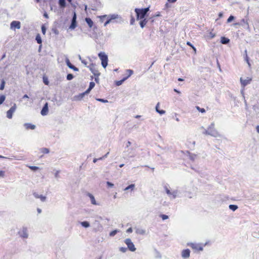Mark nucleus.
<instances>
[{
	"label": "nucleus",
	"mask_w": 259,
	"mask_h": 259,
	"mask_svg": "<svg viewBox=\"0 0 259 259\" xmlns=\"http://www.w3.org/2000/svg\"><path fill=\"white\" fill-rule=\"evenodd\" d=\"M163 188L168 196L169 198L171 200L176 199L179 196V191L178 190H171L168 184H165L163 186Z\"/></svg>",
	"instance_id": "1"
},
{
	"label": "nucleus",
	"mask_w": 259,
	"mask_h": 259,
	"mask_svg": "<svg viewBox=\"0 0 259 259\" xmlns=\"http://www.w3.org/2000/svg\"><path fill=\"white\" fill-rule=\"evenodd\" d=\"M203 134L210 135L215 138L220 137L219 133L214 128V123H211L207 130H204Z\"/></svg>",
	"instance_id": "2"
},
{
	"label": "nucleus",
	"mask_w": 259,
	"mask_h": 259,
	"mask_svg": "<svg viewBox=\"0 0 259 259\" xmlns=\"http://www.w3.org/2000/svg\"><path fill=\"white\" fill-rule=\"evenodd\" d=\"M149 7L144 9H135V11L137 15V19H143L145 17V15H146L147 13L149 11Z\"/></svg>",
	"instance_id": "3"
},
{
	"label": "nucleus",
	"mask_w": 259,
	"mask_h": 259,
	"mask_svg": "<svg viewBox=\"0 0 259 259\" xmlns=\"http://www.w3.org/2000/svg\"><path fill=\"white\" fill-rule=\"evenodd\" d=\"M207 245V243L205 244L189 243L188 245L190 246L195 251H201L203 250V247Z\"/></svg>",
	"instance_id": "4"
},
{
	"label": "nucleus",
	"mask_w": 259,
	"mask_h": 259,
	"mask_svg": "<svg viewBox=\"0 0 259 259\" xmlns=\"http://www.w3.org/2000/svg\"><path fill=\"white\" fill-rule=\"evenodd\" d=\"M98 56L101 60L102 66L105 68L108 65V56L104 52H100Z\"/></svg>",
	"instance_id": "5"
},
{
	"label": "nucleus",
	"mask_w": 259,
	"mask_h": 259,
	"mask_svg": "<svg viewBox=\"0 0 259 259\" xmlns=\"http://www.w3.org/2000/svg\"><path fill=\"white\" fill-rule=\"evenodd\" d=\"M100 18L101 20H102V19H103L104 18H107V19L110 20L111 22H113V20H114L116 19L119 20V22H121L122 21L121 17L118 14H112V15H103V16H100Z\"/></svg>",
	"instance_id": "6"
},
{
	"label": "nucleus",
	"mask_w": 259,
	"mask_h": 259,
	"mask_svg": "<svg viewBox=\"0 0 259 259\" xmlns=\"http://www.w3.org/2000/svg\"><path fill=\"white\" fill-rule=\"evenodd\" d=\"M93 230L95 232H101L103 230V226L100 223V221L97 220H95V221L92 223Z\"/></svg>",
	"instance_id": "7"
},
{
	"label": "nucleus",
	"mask_w": 259,
	"mask_h": 259,
	"mask_svg": "<svg viewBox=\"0 0 259 259\" xmlns=\"http://www.w3.org/2000/svg\"><path fill=\"white\" fill-rule=\"evenodd\" d=\"M124 243L127 246V247L130 251H135L136 250V248L135 247V245L131 239H126L124 240Z\"/></svg>",
	"instance_id": "8"
},
{
	"label": "nucleus",
	"mask_w": 259,
	"mask_h": 259,
	"mask_svg": "<svg viewBox=\"0 0 259 259\" xmlns=\"http://www.w3.org/2000/svg\"><path fill=\"white\" fill-rule=\"evenodd\" d=\"M19 236L23 238L28 237V231L26 227H23L18 232Z\"/></svg>",
	"instance_id": "9"
},
{
	"label": "nucleus",
	"mask_w": 259,
	"mask_h": 259,
	"mask_svg": "<svg viewBox=\"0 0 259 259\" xmlns=\"http://www.w3.org/2000/svg\"><path fill=\"white\" fill-rule=\"evenodd\" d=\"M181 153H183L186 157H188L192 161H194L197 157V155L196 154L191 153L188 151H182Z\"/></svg>",
	"instance_id": "10"
},
{
	"label": "nucleus",
	"mask_w": 259,
	"mask_h": 259,
	"mask_svg": "<svg viewBox=\"0 0 259 259\" xmlns=\"http://www.w3.org/2000/svg\"><path fill=\"white\" fill-rule=\"evenodd\" d=\"M16 109V105L14 104V105L7 112V117L9 119H11L13 117V113L15 112Z\"/></svg>",
	"instance_id": "11"
},
{
	"label": "nucleus",
	"mask_w": 259,
	"mask_h": 259,
	"mask_svg": "<svg viewBox=\"0 0 259 259\" xmlns=\"http://www.w3.org/2000/svg\"><path fill=\"white\" fill-rule=\"evenodd\" d=\"M88 67L90 69L91 72L94 74V75L98 77L100 75V73L98 70L96 68L95 65L94 64H91Z\"/></svg>",
	"instance_id": "12"
},
{
	"label": "nucleus",
	"mask_w": 259,
	"mask_h": 259,
	"mask_svg": "<svg viewBox=\"0 0 259 259\" xmlns=\"http://www.w3.org/2000/svg\"><path fill=\"white\" fill-rule=\"evenodd\" d=\"M21 27V23L18 21H13L10 24V28L15 30L16 28L20 29Z\"/></svg>",
	"instance_id": "13"
},
{
	"label": "nucleus",
	"mask_w": 259,
	"mask_h": 259,
	"mask_svg": "<svg viewBox=\"0 0 259 259\" xmlns=\"http://www.w3.org/2000/svg\"><path fill=\"white\" fill-rule=\"evenodd\" d=\"M76 27V15L74 12L71 21V24L69 27L71 29H74Z\"/></svg>",
	"instance_id": "14"
},
{
	"label": "nucleus",
	"mask_w": 259,
	"mask_h": 259,
	"mask_svg": "<svg viewBox=\"0 0 259 259\" xmlns=\"http://www.w3.org/2000/svg\"><path fill=\"white\" fill-rule=\"evenodd\" d=\"M33 195L35 198L40 199L41 202L46 201L47 199L46 196H43L42 195L39 194L36 192L33 193Z\"/></svg>",
	"instance_id": "15"
},
{
	"label": "nucleus",
	"mask_w": 259,
	"mask_h": 259,
	"mask_svg": "<svg viewBox=\"0 0 259 259\" xmlns=\"http://www.w3.org/2000/svg\"><path fill=\"white\" fill-rule=\"evenodd\" d=\"M190 251L188 249H184L182 251V256L184 258H187L190 256Z\"/></svg>",
	"instance_id": "16"
},
{
	"label": "nucleus",
	"mask_w": 259,
	"mask_h": 259,
	"mask_svg": "<svg viewBox=\"0 0 259 259\" xmlns=\"http://www.w3.org/2000/svg\"><path fill=\"white\" fill-rule=\"evenodd\" d=\"M48 113V104L46 103L44 106L41 111V114L43 116L47 115Z\"/></svg>",
	"instance_id": "17"
},
{
	"label": "nucleus",
	"mask_w": 259,
	"mask_h": 259,
	"mask_svg": "<svg viewBox=\"0 0 259 259\" xmlns=\"http://www.w3.org/2000/svg\"><path fill=\"white\" fill-rule=\"evenodd\" d=\"M66 63L68 67L70 69H72L75 71H78V69L77 67L73 66V65H72L71 63L70 62L69 60L67 58L66 59Z\"/></svg>",
	"instance_id": "18"
},
{
	"label": "nucleus",
	"mask_w": 259,
	"mask_h": 259,
	"mask_svg": "<svg viewBox=\"0 0 259 259\" xmlns=\"http://www.w3.org/2000/svg\"><path fill=\"white\" fill-rule=\"evenodd\" d=\"M24 126L27 130L31 129L34 130L35 128V125L31 123H26L24 124Z\"/></svg>",
	"instance_id": "19"
},
{
	"label": "nucleus",
	"mask_w": 259,
	"mask_h": 259,
	"mask_svg": "<svg viewBox=\"0 0 259 259\" xmlns=\"http://www.w3.org/2000/svg\"><path fill=\"white\" fill-rule=\"evenodd\" d=\"M135 149L133 148H132L130 149H128L127 152H128V155L130 157H134L135 156V154L134 152Z\"/></svg>",
	"instance_id": "20"
},
{
	"label": "nucleus",
	"mask_w": 259,
	"mask_h": 259,
	"mask_svg": "<svg viewBox=\"0 0 259 259\" xmlns=\"http://www.w3.org/2000/svg\"><path fill=\"white\" fill-rule=\"evenodd\" d=\"M88 196L89 197H90V199H91V203L94 204V205H99L97 202H96V201L95 199V197L94 196L90 194V193H89L88 194Z\"/></svg>",
	"instance_id": "21"
},
{
	"label": "nucleus",
	"mask_w": 259,
	"mask_h": 259,
	"mask_svg": "<svg viewBox=\"0 0 259 259\" xmlns=\"http://www.w3.org/2000/svg\"><path fill=\"white\" fill-rule=\"evenodd\" d=\"M85 22L88 24L90 28H92L93 26L94 23L92 19L90 18H86L85 19Z\"/></svg>",
	"instance_id": "22"
},
{
	"label": "nucleus",
	"mask_w": 259,
	"mask_h": 259,
	"mask_svg": "<svg viewBox=\"0 0 259 259\" xmlns=\"http://www.w3.org/2000/svg\"><path fill=\"white\" fill-rule=\"evenodd\" d=\"M136 233L138 234L143 235L146 234V231L142 229L137 228L136 230Z\"/></svg>",
	"instance_id": "23"
},
{
	"label": "nucleus",
	"mask_w": 259,
	"mask_h": 259,
	"mask_svg": "<svg viewBox=\"0 0 259 259\" xmlns=\"http://www.w3.org/2000/svg\"><path fill=\"white\" fill-rule=\"evenodd\" d=\"M159 106V103H158L157 104V105L156 106V108H155L156 112H157L160 115L164 114L165 113V111L163 110H159V109H158Z\"/></svg>",
	"instance_id": "24"
},
{
	"label": "nucleus",
	"mask_w": 259,
	"mask_h": 259,
	"mask_svg": "<svg viewBox=\"0 0 259 259\" xmlns=\"http://www.w3.org/2000/svg\"><path fill=\"white\" fill-rule=\"evenodd\" d=\"M80 224L83 227L85 228H89L90 226L89 222L87 221L81 222H80Z\"/></svg>",
	"instance_id": "25"
},
{
	"label": "nucleus",
	"mask_w": 259,
	"mask_h": 259,
	"mask_svg": "<svg viewBox=\"0 0 259 259\" xmlns=\"http://www.w3.org/2000/svg\"><path fill=\"white\" fill-rule=\"evenodd\" d=\"M229 39L225 37H222L221 42L223 44H227L229 42Z\"/></svg>",
	"instance_id": "26"
},
{
	"label": "nucleus",
	"mask_w": 259,
	"mask_h": 259,
	"mask_svg": "<svg viewBox=\"0 0 259 259\" xmlns=\"http://www.w3.org/2000/svg\"><path fill=\"white\" fill-rule=\"evenodd\" d=\"M229 208L232 211H235L238 208V207L236 205L230 204L229 206Z\"/></svg>",
	"instance_id": "27"
},
{
	"label": "nucleus",
	"mask_w": 259,
	"mask_h": 259,
	"mask_svg": "<svg viewBox=\"0 0 259 259\" xmlns=\"http://www.w3.org/2000/svg\"><path fill=\"white\" fill-rule=\"evenodd\" d=\"M128 77V76L125 77L123 78L122 79H121V80L116 81V85L119 86V85H121L122 83L123 82V81H125Z\"/></svg>",
	"instance_id": "28"
},
{
	"label": "nucleus",
	"mask_w": 259,
	"mask_h": 259,
	"mask_svg": "<svg viewBox=\"0 0 259 259\" xmlns=\"http://www.w3.org/2000/svg\"><path fill=\"white\" fill-rule=\"evenodd\" d=\"M135 187V184H131L129 186H128L127 187H126L125 189H124V191H126V190H131V191H133Z\"/></svg>",
	"instance_id": "29"
},
{
	"label": "nucleus",
	"mask_w": 259,
	"mask_h": 259,
	"mask_svg": "<svg viewBox=\"0 0 259 259\" xmlns=\"http://www.w3.org/2000/svg\"><path fill=\"white\" fill-rule=\"evenodd\" d=\"M147 23V20L146 19H145L141 21V22H140V25L142 28H143L146 25Z\"/></svg>",
	"instance_id": "30"
},
{
	"label": "nucleus",
	"mask_w": 259,
	"mask_h": 259,
	"mask_svg": "<svg viewBox=\"0 0 259 259\" xmlns=\"http://www.w3.org/2000/svg\"><path fill=\"white\" fill-rule=\"evenodd\" d=\"M59 3L62 8H64L66 6L65 0H59Z\"/></svg>",
	"instance_id": "31"
},
{
	"label": "nucleus",
	"mask_w": 259,
	"mask_h": 259,
	"mask_svg": "<svg viewBox=\"0 0 259 259\" xmlns=\"http://www.w3.org/2000/svg\"><path fill=\"white\" fill-rule=\"evenodd\" d=\"M119 231L118 230H113L112 231H111L110 234H109V236L110 237H113L118 232H119Z\"/></svg>",
	"instance_id": "32"
},
{
	"label": "nucleus",
	"mask_w": 259,
	"mask_h": 259,
	"mask_svg": "<svg viewBox=\"0 0 259 259\" xmlns=\"http://www.w3.org/2000/svg\"><path fill=\"white\" fill-rule=\"evenodd\" d=\"M40 151L41 152H42V153H44V154H47V153H49V149L48 148H42L41 149H40Z\"/></svg>",
	"instance_id": "33"
},
{
	"label": "nucleus",
	"mask_w": 259,
	"mask_h": 259,
	"mask_svg": "<svg viewBox=\"0 0 259 259\" xmlns=\"http://www.w3.org/2000/svg\"><path fill=\"white\" fill-rule=\"evenodd\" d=\"M35 39L37 41V42L38 44H41V37L40 36V35L39 34H38L36 36V38H35Z\"/></svg>",
	"instance_id": "34"
},
{
	"label": "nucleus",
	"mask_w": 259,
	"mask_h": 259,
	"mask_svg": "<svg viewBox=\"0 0 259 259\" xmlns=\"http://www.w3.org/2000/svg\"><path fill=\"white\" fill-rule=\"evenodd\" d=\"M5 81L4 80V79H2L1 80V85H0V90H3L5 88Z\"/></svg>",
	"instance_id": "35"
},
{
	"label": "nucleus",
	"mask_w": 259,
	"mask_h": 259,
	"mask_svg": "<svg viewBox=\"0 0 259 259\" xmlns=\"http://www.w3.org/2000/svg\"><path fill=\"white\" fill-rule=\"evenodd\" d=\"M196 108L197 109V110L198 111H199V112L202 113H204L205 112V109L204 108H201L199 106H196Z\"/></svg>",
	"instance_id": "36"
},
{
	"label": "nucleus",
	"mask_w": 259,
	"mask_h": 259,
	"mask_svg": "<svg viewBox=\"0 0 259 259\" xmlns=\"http://www.w3.org/2000/svg\"><path fill=\"white\" fill-rule=\"evenodd\" d=\"M5 99H6V97L4 95H0V105H1L3 103Z\"/></svg>",
	"instance_id": "37"
},
{
	"label": "nucleus",
	"mask_w": 259,
	"mask_h": 259,
	"mask_svg": "<svg viewBox=\"0 0 259 259\" xmlns=\"http://www.w3.org/2000/svg\"><path fill=\"white\" fill-rule=\"evenodd\" d=\"M155 253H156L155 257L156 258H161V255L159 251L156 250Z\"/></svg>",
	"instance_id": "38"
},
{
	"label": "nucleus",
	"mask_w": 259,
	"mask_h": 259,
	"mask_svg": "<svg viewBox=\"0 0 259 259\" xmlns=\"http://www.w3.org/2000/svg\"><path fill=\"white\" fill-rule=\"evenodd\" d=\"M60 172V170H56L55 172V177L56 178H59V174Z\"/></svg>",
	"instance_id": "39"
},
{
	"label": "nucleus",
	"mask_w": 259,
	"mask_h": 259,
	"mask_svg": "<svg viewBox=\"0 0 259 259\" xmlns=\"http://www.w3.org/2000/svg\"><path fill=\"white\" fill-rule=\"evenodd\" d=\"M73 78V75L72 74H68L67 75V79L68 80H70Z\"/></svg>",
	"instance_id": "40"
},
{
	"label": "nucleus",
	"mask_w": 259,
	"mask_h": 259,
	"mask_svg": "<svg viewBox=\"0 0 259 259\" xmlns=\"http://www.w3.org/2000/svg\"><path fill=\"white\" fill-rule=\"evenodd\" d=\"M187 45H188V46H190L194 50L195 52H196V48L191 44V43L190 42L187 41Z\"/></svg>",
	"instance_id": "41"
},
{
	"label": "nucleus",
	"mask_w": 259,
	"mask_h": 259,
	"mask_svg": "<svg viewBox=\"0 0 259 259\" xmlns=\"http://www.w3.org/2000/svg\"><path fill=\"white\" fill-rule=\"evenodd\" d=\"M96 100L97 101H100V102H101L104 103L108 102V100H105V99H99V98H98V99H97Z\"/></svg>",
	"instance_id": "42"
},
{
	"label": "nucleus",
	"mask_w": 259,
	"mask_h": 259,
	"mask_svg": "<svg viewBox=\"0 0 259 259\" xmlns=\"http://www.w3.org/2000/svg\"><path fill=\"white\" fill-rule=\"evenodd\" d=\"M234 19V17L233 16H230L229 18L227 20V22L230 23L232 21H233Z\"/></svg>",
	"instance_id": "43"
},
{
	"label": "nucleus",
	"mask_w": 259,
	"mask_h": 259,
	"mask_svg": "<svg viewBox=\"0 0 259 259\" xmlns=\"http://www.w3.org/2000/svg\"><path fill=\"white\" fill-rule=\"evenodd\" d=\"M119 250L122 252H125L127 250V248L123 247H121L119 248Z\"/></svg>",
	"instance_id": "44"
},
{
	"label": "nucleus",
	"mask_w": 259,
	"mask_h": 259,
	"mask_svg": "<svg viewBox=\"0 0 259 259\" xmlns=\"http://www.w3.org/2000/svg\"><path fill=\"white\" fill-rule=\"evenodd\" d=\"M29 168L32 170H36L38 169V167L35 166H29Z\"/></svg>",
	"instance_id": "45"
},
{
	"label": "nucleus",
	"mask_w": 259,
	"mask_h": 259,
	"mask_svg": "<svg viewBox=\"0 0 259 259\" xmlns=\"http://www.w3.org/2000/svg\"><path fill=\"white\" fill-rule=\"evenodd\" d=\"M160 217L161 218V219H162L163 220H166V219H167L168 218V215H165V214H161V215H160Z\"/></svg>",
	"instance_id": "46"
},
{
	"label": "nucleus",
	"mask_w": 259,
	"mask_h": 259,
	"mask_svg": "<svg viewBox=\"0 0 259 259\" xmlns=\"http://www.w3.org/2000/svg\"><path fill=\"white\" fill-rule=\"evenodd\" d=\"M251 80V79L244 80V82H243L244 86H245L247 84L249 83Z\"/></svg>",
	"instance_id": "47"
},
{
	"label": "nucleus",
	"mask_w": 259,
	"mask_h": 259,
	"mask_svg": "<svg viewBox=\"0 0 259 259\" xmlns=\"http://www.w3.org/2000/svg\"><path fill=\"white\" fill-rule=\"evenodd\" d=\"M95 85V83L94 82H91L90 83L89 88H90V89H92L93 88H94Z\"/></svg>",
	"instance_id": "48"
},
{
	"label": "nucleus",
	"mask_w": 259,
	"mask_h": 259,
	"mask_svg": "<svg viewBox=\"0 0 259 259\" xmlns=\"http://www.w3.org/2000/svg\"><path fill=\"white\" fill-rule=\"evenodd\" d=\"M41 31L44 34L46 33V28L44 25L41 26Z\"/></svg>",
	"instance_id": "49"
},
{
	"label": "nucleus",
	"mask_w": 259,
	"mask_h": 259,
	"mask_svg": "<svg viewBox=\"0 0 259 259\" xmlns=\"http://www.w3.org/2000/svg\"><path fill=\"white\" fill-rule=\"evenodd\" d=\"M5 171L3 170H0V177L4 178L5 177Z\"/></svg>",
	"instance_id": "50"
},
{
	"label": "nucleus",
	"mask_w": 259,
	"mask_h": 259,
	"mask_svg": "<svg viewBox=\"0 0 259 259\" xmlns=\"http://www.w3.org/2000/svg\"><path fill=\"white\" fill-rule=\"evenodd\" d=\"M107 185L109 187H113L114 186V184L110 182H107Z\"/></svg>",
	"instance_id": "51"
},
{
	"label": "nucleus",
	"mask_w": 259,
	"mask_h": 259,
	"mask_svg": "<svg viewBox=\"0 0 259 259\" xmlns=\"http://www.w3.org/2000/svg\"><path fill=\"white\" fill-rule=\"evenodd\" d=\"M126 71L129 73L128 75L127 76L128 77L133 73V71L130 69H127Z\"/></svg>",
	"instance_id": "52"
},
{
	"label": "nucleus",
	"mask_w": 259,
	"mask_h": 259,
	"mask_svg": "<svg viewBox=\"0 0 259 259\" xmlns=\"http://www.w3.org/2000/svg\"><path fill=\"white\" fill-rule=\"evenodd\" d=\"M85 93H82L78 95V98L79 99H81L84 96Z\"/></svg>",
	"instance_id": "53"
},
{
	"label": "nucleus",
	"mask_w": 259,
	"mask_h": 259,
	"mask_svg": "<svg viewBox=\"0 0 259 259\" xmlns=\"http://www.w3.org/2000/svg\"><path fill=\"white\" fill-rule=\"evenodd\" d=\"M110 23H112L111 22V21L110 20H109L108 19H107V20L105 22L104 25V26H106L108 24H109Z\"/></svg>",
	"instance_id": "54"
},
{
	"label": "nucleus",
	"mask_w": 259,
	"mask_h": 259,
	"mask_svg": "<svg viewBox=\"0 0 259 259\" xmlns=\"http://www.w3.org/2000/svg\"><path fill=\"white\" fill-rule=\"evenodd\" d=\"M43 81L45 84L48 85L49 84V81L47 79L44 78Z\"/></svg>",
	"instance_id": "55"
},
{
	"label": "nucleus",
	"mask_w": 259,
	"mask_h": 259,
	"mask_svg": "<svg viewBox=\"0 0 259 259\" xmlns=\"http://www.w3.org/2000/svg\"><path fill=\"white\" fill-rule=\"evenodd\" d=\"M133 232V229L132 228H128L127 230H126V232L127 233H131Z\"/></svg>",
	"instance_id": "56"
},
{
	"label": "nucleus",
	"mask_w": 259,
	"mask_h": 259,
	"mask_svg": "<svg viewBox=\"0 0 259 259\" xmlns=\"http://www.w3.org/2000/svg\"><path fill=\"white\" fill-rule=\"evenodd\" d=\"M131 144L132 143L130 141H128L126 143V147L128 148V147H130L131 145Z\"/></svg>",
	"instance_id": "57"
},
{
	"label": "nucleus",
	"mask_w": 259,
	"mask_h": 259,
	"mask_svg": "<svg viewBox=\"0 0 259 259\" xmlns=\"http://www.w3.org/2000/svg\"><path fill=\"white\" fill-rule=\"evenodd\" d=\"M91 90L92 89H90V88H89L85 92H84L83 93H85V94H89Z\"/></svg>",
	"instance_id": "58"
},
{
	"label": "nucleus",
	"mask_w": 259,
	"mask_h": 259,
	"mask_svg": "<svg viewBox=\"0 0 259 259\" xmlns=\"http://www.w3.org/2000/svg\"><path fill=\"white\" fill-rule=\"evenodd\" d=\"M81 63L85 65V66L87 65V62L84 60H81Z\"/></svg>",
	"instance_id": "59"
},
{
	"label": "nucleus",
	"mask_w": 259,
	"mask_h": 259,
	"mask_svg": "<svg viewBox=\"0 0 259 259\" xmlns=\"http://www.w3.org/2000/svg\"><path fill=\"white\" fill-rule=\"evenodd\" d=\"M44 16L45 18H47V19H48V18H49V16H48V14H47L46 12H45V13L44 14Z\"/></svg>",
	"instance_id": "60"
},
{
	"label": "nucleus",
	"mask_w": 259,
	"mask_h": 259,
	"mask_svg": "<svg viewBox=\"0 0 259 259\" xmlns=\"http://www.w3.org/2000/svg\"><path fill=\"white\" fill-rule=\"evenodd\" d=\"M177 0H167L169 3H175Z\"/></svg>",
	"instance_id": "61"
},
{
	"label": "nucleus",
	"mask_w": 259,
	"mask_h": 259,
	"mask_svg": "<svg viewBox=\"0 0 259 259\" xmlns=\"http://www.w3.org/2000/svg\"><path fill=\"white\" fill-rule=\"evenodd\" d=\"M214 36H215V35L213 33H212L211 32L210 33V36L211 38L214 37Z\"/></svg>",
	"instance_id": "62"
},
{
	"label": "nucleus",
	"mask_w": 259,
	"mask_h": 259,
	"mask_svg": "<svg viewBox=\"0 0 259 259\" xmlns=\"http://www.w3.org/2000/svg\"><path fill=\"white\" fill-rule=\"evenodd\" d=\"M135 21V20L133 18H132V19L131 20V24L132 25H133L134 24V22Z\"/></svg>",
	"instance_id": "63"
},
{
	"label": "nucleus",
	"mask_w": 259,
	"mask_h": 259,
	"mask_svg": "<svg viewBox=\"0 0 259 259\" xmlns=\"http://www.w3.org/2000/svg\"><path fill=\"white\" fill-rule=\"evenodd\" d=\"M109 152H108L105 155H104L103 156V158L104 159V158H106L107 157L108 155L109 154Z\"/></svg>",
	"instance_id": "64"
}]
</instances>
